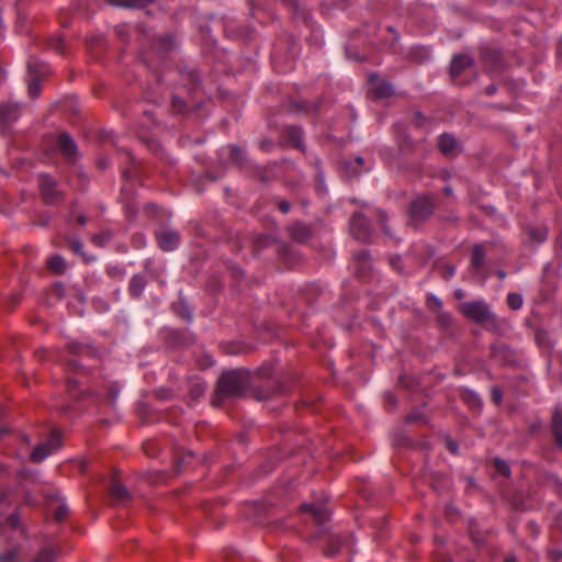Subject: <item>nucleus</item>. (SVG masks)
Here are the masks:
<instances>
[{"mask_svg": "<svg viewBox=\"0 0 562 562\" xmlns=\"http://www.w3.org/2000/svg\"><path fill=\"white\" fill-rule=\"evenodd\" d=\"M434 204L428 198H418L412 202L411 216L415 222L426 221L432 213Z\"/></svg>", "mask_w": 562, "mask_h": 562, "instance_id": "39448f33", "label": "nucleus"}, {"mask_svg": "<svg viewBox=\"0 0 562 562\" xmlns=\"http://www.w3.org/2000/svg\"><path fill=\"white\" fill-rule=\"evenodd\" d=\"M438 145L440 150L446 155H456L458 151V142L450 134H442L439 137Z\"/></svg>", "mask_w": 562, "mask_h": 562, "instance_id": "9b49d317", "label": "nucleus"}, {"mask_svg": "<svg viewBox=\"0 0 562 562\" xmlns=\"http://www.w3.org/2000/svg\"><path fill=\"white\" fill-rule=\"evenodd\" d=\"M48 267L56 273H63L66 269V262L63 257L54 256L48 260Z\"/></svg>", "mask_w": 562, "mask_h": 562, "instance_id": "393cba45", "label": "nucleus"}, {"mask_svg": "<svg viewBox=\"0 0 562 562\" xmlns=\"http://www.w3.org/2000/svg\"><path fill=\"white\" fill-rule=\"evenodd\" d=\"M229 150H231V156H232L233 160H235V161L243 160V154H241V149L239 147L232 146L229 148Z\"/></svg>", "mask_w": 562, "mask_h": 562, "instance_id": "72a5a7b5", "label": "nucleus"}, {"mask_svg": "<svg viewBox=\"0 0 562 562\" xmlns=\"http://www.w3.org/2000/svg\"><path fill=\"white\" fill-rule=\"evenodd\" d=\"M145 278L143 276H134L130 283V291L134 296L140 295L145 286Z\"/></svg>", "mask_w": 562, "mask_h": 562, "instance_id": "4be33fe9", "label": "nucleus"}, {"mask_svg": "<svg viewBox=\"0 0 562 562\" xmlns=\"http://www.w3.org/2000/svg\"><path fill=\"white\" fill-rule=\"evenodd\" d=\"M270 146H271V144H270V143H268V144L262 143V145H261V147H262V148L270 147Z\"/></svg>", "mask_w": 562, "mask_h": 562, "instance_id": "052dcab7", "label": "nucleus"}, {"mask_svg": "<svg viewBox=\"0 0 562 562\" xmlns=\"http://www.w3.org/2000/svg\"><path fill=\"white\" fill-rule=\"evenodd\" d=\"M447 443V448L452 452V453H457L458 452V443L451 439H447L446 441Z\"/></svg>", "mask_w": 562, "mask_h": 562, "instance_id": "a19ab883", "label": "nucleus"}, {"mask_svg": "<svg viewBox=\"0 0 562 562\" xmlns=\"http://www.w3.org/2000/svg\"><path fill=\"white\" fill-rule=\"evenodd\" d=\"M19 106L18 104H1L0 105V122L10 124L18 120Z\"/></svg>", "mask_w": 562, "mask_h": 562, "instance_id": "f8f14e48", "label": "nucleus"}, {"mask_svg": "<svg viewBox=\"0 0 562 562\" xmlns=\"http://www.w3.org/2000/svg\"><path fill=\"white\" fill-rule=\"evenodd\" d=\"M461 312L470 319L485 325L490 329L498 327V319L483 301L464 302L460 305Z\"/></svg>", "mask_w": 562, "mask_h": 562, "instance_id": "f03ea898", "label": "nucleus"}, {"mask_svg": "<svg viewBox=\"0 0 562 562\" xmlns=\"http://www.w3.org/2000/svg\"><path fill=\"white\" fill-rule=\"evenodd\" d=\"M61 445L60 434L58 430H53L49 438L40 445H37L32 453L31 459L34 462H41L54 451H56Z\"/></svg>", "mask_w": 562, "mask_h": 562, "instance_id": "7ed1b4c3", "label": "nucleus"}, {"mask_svg": "<svg viewBox=\"0 0 562 562\" xmlns=\"http://www.w3.org/2000/svg\"><path fill=\"white\" fill-rule=\"evenodd\" d=\"M110 493L117 504H125L131 499V493L128 490L119 482H114L110 487Z\"/></svg>", "mask_w": 562, "mask_h": 562, "instance_id": "ddd939ff", "label": "nucleus"}, {"mask_svg": "<svg viewBox=\"0 0 562 562\" xmlns=\"http://www.w3.org/2000/svg\"><path fill=\"white\" fill-rule=\"evenodd\" d=\"M491 393L494 403L499 404L503 398L502 391L498 387H493Z\"/></svg>", "mask_w": 562, "mask_h": 562, "instance_id": "c9c22d12", "label": "nucleus"}, {"mask_svg": "<svg viewBox=\"0 0 562 562\" xmlns=\"http://www.w3.org/2000/svg\"><path fill=\"white\" fill-rule=\"evenodd\" d=\"M15 551H11L9 554L7 555H0V561L1 562H15Z\"/></svg>", "mask_w": 562, "mask_h": 562, "instance_id": "58836bf2", "label": "nucleus"}, {"mask_svg": "<svg viewBox=\"0 0 562 562\" xmlns=\"http://www.w3.org/2000/svg\"><path fill=\"white\" fill-rule=\"evenodd\" d=\"M549 557L552 561H559L562 559V551L561 550H550L549 551Z\"/></svg>", "mask_w": 562, "mask_h": 562, "instance_id": "4c0bfd02", "label": "nucleus"}, {"mask_svg": "<svg viewBox=\"0 0 562 562\" xmlns=\"http://www.w3.org/2000/svg\"><path fill=\"white\" fill-rule=\"evenodd\" d=\"M505 562H516V559L515 558H508V559H506Z\"/></svg>", "mask_w": 562, "mask_h": 562, "instance_id": "bf43d9fd", "label": "nucleus"}, {"mask_svg": "<svg viewBox=\"0 0 562 562\" xmlns=\"http://www.w3.org/2000/svg\"><path fill=\"white\" fill-rule=\"evenodd\" d=\"M485 250L482 245H475L472 249L471 268L475 271L480 270L484 263Z\"/></svg>", "mask_w": 562, "mask_h": 562, "instance_id": "f3484780", "label": "nucleus"}, {"mask_svg": "<svg viewBox=\"0 0 562 562\" xmlns=\"http://www.w3.org/2000/svg\"><path fill=\"white\" fill-rule=\"evenodd\" d=\"M507 304L512 310H519L522 306V296L518 293H509Z\"/></svg>", "mask_w": 562, "mask_h": 562, "instance_id": "cd10ccee", "label": "nucleus"}, {"mask_svg": "<svg viewBox=\"0 0 562 562\" xmlns=\"http://www.w3.org/2000/svg\"><path fill=\"white\" fill-rule=\"evenodd\" d=\"M400 262V258H396V259H391V263L392 266L396 269V270H400V267H398V263Z\"/></svg>", "mask_w": 562, "mask_h": 562, "instance_id": "864d4df0", "label": "nucleus"}, {"mask_svg": "<svg viewBox=\"0 0 562 562\" xmlns=\"http://www.w3.org/2000/svg\"><path fill=\"white\" fill-rule=\"evenodd\" d=\"M56 550L52 547L43 548L34 558L33 562H55Z\"/></svg>", "mask_w": 562, "mask_h": 562, "instance_id": "aec40b11", "label": "nucleus"}, {"mask_svg": "<svg viewBox=\"0 0 562 562\" xmlns=\"http://www.w3.org/2000/svg\"><path fill=\"white\" fill-rule=\"evenodd\" d=\"M156 45L158 46L159 49L167 53L173 47H176V41L170 35L159 36L156 41Z\"/></svg>", "mask_w": 562, "mask_h": 562, "instance_id": "b1692460", "label": "nucleus"}, {"mask_svg": "<svg viewBox=\"0 0 562 562\" xmlns=\"http://www.w3.org/2000/svg\"><path fill=\"white\" fill-rule=\"evenodd\" d=\"M386 218H387V216H386V214H385L383 211H378V220H379V222H380V224H381V226H382V228H383L384 233H385L386 235H389V234H390V232H389V231H387V228L385 227Z\"/></svg>", "mask_w": 562, "mask_h": 562, "instance_id": "f704fd0d", "label": "nucleus"}, {"mask_svg": "<svg viewBox=\"0 0 562 562\" xmlns=\"http://www.w3.org/2000/svg\"><path fill=\"white\" fill-rule=\"evenodd\" d=\"M289 139L293 143V145L297 148H302V131L296 126H290L288 128Z\"/></svg>", "mask_w": 562, "mask_h": 562, "instance_id": "a878e982", "label": "nucleus"}, {"mask_svg": "<svg viewBox=\"0 0 562 562\" xmlns=\"http://www.w3.org/2000/svg\"><path fill=\"white\" fill-rule=\"evenodd\" d=\"M290 233H291L292 238L299 243H304L311 236L310 228L306 225L301 224V223L294 224L290 228Z\"/></svg>", "mask_w": 562, "mask_h": 562, "instance_id": "dca6fc26", "label": "nucleus"}, {"mask_svg": "<svg viewBox=\"0 0 562 562\" xmlns=\"http://www.w3.org/2000/svg\"><path fill=\"white\" fill-rule=\"evenodd\" d=\"M498 276H499L501 278H504V277H505V273H504L503 271H499V272H498Z\"/></svg>", "mask_w": 562, "mask_h": 562, "instance_id": "680f3d73", "label": "nucleus"}, {"mask_svg": "<svg viewBox=\"0 0 562 562\" xmlns=\"http://www.w3.org/2000/svg\"><path fill=\"white\" fill-rule=\"evenodd\" d=\"M363 164V158L357 157L353 161H346L344 164L346 171L350 170L349 176L358 173V167Z\"/></svg>", "mask_w": 562, "mask_h": 562, "instance_id": "c85d7f7f", "label": "nucleus"}, {"mask_svg": "<svg viewBox=\"0 0 562 562\" xmlns=\"http://www.w3.org/2000/svg\"><path fill=\"white\" fill-rule=\"evenodd\" d=\"M117 395H119V389L113 386L109 392V400H110L111 404H113L115 402Z\"/></svg>", "mask_w": 562, "mask_h": 562, "instance_id": "79ce46f5", "label": "nucleus"}, {"mask_svg": "<svg viewBox=\"0 0 562 562\" xmlns=\"http://www.w3.org/2000/svg\"><path fill=\"white\" fill-rule=\"evenodd\" d=\"M441 305H442L441 301L437 296H435V295L428 296V299H427L428 308L434 313H438L439 322L442 325H447L450 321V316L448 314L441 312Z\"/></svg>", "mask_w": 562, "mask_h": 562, "instance_id": "4468645a", "label": "nucleus"}, {"mask_svg": "<svg viewBox=\"0 0 562 562\" xmlns=\"http://www.w3.org/2000/svg\"><path fill=\"white\" fill-rule=\"evenodd\" d=\"M78 223L81 224V225H85L86 224V217L85 216H79L78 217Z\"/></svg>", "mask_w": 562, "mask_h": 562, "instance_id": "6e6d98bb", "label": "nucleus"}, {"mask_svg": "<svg viewBox=\"0 0 562 562\" xmlns=\"http://www.w3.org/2000/svg\"><path fill=\"white\" fill-rule=\"evenodd\" d=\"M279 210L286 214L290 211V204L286 201H282L279 203Z\"/></svg>", "mask_w": 562, "mask_h": 562, "instance_id": "c03bdc74", "label": "nucleus"}, {"mask_svg": "<svg viewBox=\"0 0 562 562\" xmlns=\"http://www.w3.org/2000/svg\"><path fill=\"white\" fill-rule=\"evenodd\" d=\"M172 106L173 109L177 111V112H182L183 111V102L180 98L178 97H175L173 100H172Z\"/></svg>", "mask_w": 562, "mask_h": 562, "instance_id": "e433bc0d", "label": "nucleus"}, {"mask_svg": "<svg viewBox=\"0 0 562 562\" xmlns=\"http://www.w3.org/2000/svg\"><path fill=\"white\" fill-rule=\"evenodd\" d=\"M473 64V59L465 54L457 55L450 66V74L452 77L459 76L464 69L469 68Z\"/></svg>", "mask_w": 562, "mask_h": 562, "instance_id": "9d476101", "label": "nucleus"}, {"mask_svg": "<svg viewBox=\"0 0 562 562\" xmlns=\"http://www.w3.org/2000/svg\"><path fill=\"white\" fill-rule=\"evenodd\" d=\"M9 522H10V525H11L12 527H16V526H18V524H19V518H18V516H15V515H11V516L9 517Z\"/></svg>", "mask_w": 562, "mask_h": 562, "instance_id": "a18cd8bd", "label": "nucleus"}, {"mask_svg": "<svg viewBox=\"0 0 562 562\" xmlns=\"http://www.w3.org/2000/svg\"><path fill=\"white\" fill-rule=\"evenodd\" d=\"M70 349H71L72 352H77L78 351L77 350V346L74 345V344L70 345Z\"/></svg>", "mask_w": 562, "mask_h": 562, "instance_id": "4d7b16f0", "label": "nucleus"}, {"mask_svg": "<svg viewBox=\"0 0 562 562\" xmlns=\"http://www.w3.org/2000/svg\"><path fill=\"white\" fill-rule=\"evenodd\" d=\"M407 420L408 422H418V420H424V417L419 413H413V414L408 415Z\"/></svg>", "mask_w": 562, "mask_h": 562, "instance_id": "37998d69", "label": "nucleus"}, {"mask_svg": "<svg viewBox=\"0 0 562 562\" xmlns=\"http://www.w3.org/2000/svg\"><path fill=\"white\" fill-rule=\"evenodd\" d=\"M109 2L119 7L143 8L154 2V0H109Z\"/></svg>", "mask_w": 562, "mask_h": 562, "instance_id": "412c9836", "label": "nucleus"}, {"mask_svg": "<svg viewBox=\"0 0 562 562\" xmlns=\"http://www.w3.org/2000/svg\"><path fill=\"white\" fill-rule=\"evenodd\" d=\"M337 552V549L336 548H328L325 553L329 557L334 555L335 553Z\"/></svg>", "mask_w": 562, "mask_h": 562, "instance_id": "3c124183", "label": "nucleus"}, {"mask_svg": "<svg viewBox=\"0 0 562 562\" xmlns=\"http://www.w3.org/2000/svg\"><path fill=\"white\" fill-rule=\"evenodd\" d=\"M41 194L46 204L54 205L63 200L64 194L57 189V184L49 176L40 178Z\"/></svg>", "mask_w": 562, "mask_h": 562, "instance_id": "20e7f679", "label": "nucleus"}, {"mask_svg": "<svg viewBox=\"0 0 562 562\" xmlns=\"http://www.w3.org/2000/svg\"><path fill=\"white\" fill-rule=\"evenodd\" d=\"M204 390L205 387L203 384H194L190 391L192 398H199L204 393Z\"/></svg>", "mask_w": 562, "mask_h": 562, "instance_id": "473e14b6", "label": "nucleus"}, {"mask_svg": "<svg viewBox=\"0 0 562 562\" xmlns=\"http://www.w3.org/2000/svg\"><path fill=\"white\" fill-rule=\"evenodd\" d=\"M70 248L77 252V254H80L81 252V249H82V244L81 241L79 240H72L70 241Z\"/></svg>", "mask_w": 562, "mask_h": 562, "instance_id": "ea45409f", "label": "nucleus"}, {"mask_svg": "<svg viewBox=\"0 0 562 562\" xmlns=\"http://www.w3.org/2000/svg\"><path fill=\"white\" fill-rule=\"evenodd\" d=\"M369 81L371 83L370 91L375 98L384 99L394 93L392 85L385 80L379 79L376 75H371Z\"/></svg>", "mask_w": 562, "mask_h": 562, "instance_id": "6e6552de", "label": "nucleus"}, {"mask_svg": "<svg viewBox=\"0 0 562 562\" xmlns=\"http://www.w3.org/2000/svg\"><path fill=\"white\" fill-rule=\"evenodd\" d=\"M249 383V374L246 370L235 369L223 373L218 380L213 403L220 406L226 398L239 397Z\"/></svg>", "mask_w": 562, "mask_h": 562, "instance_id": "f257e3e1", "label": "nucleus"}, {"mask_svg": "<svg viewBox=\"0 0 562 562\" xmlns=\"http://www.w3.org/2000/svg\"><path fill=\"white\" fill-rule=\"evenodd\" d=\"M462 397L465 402L469 403L472 407H479L481 405V400L475 393L472 392H464L462 394Z\"/></svg>", "mask_w": 562, "mask_h": 562, "instance_id": "7c9ffc66", "label": "nucleus"}, {"mask_svg": "<svg viewBox=\"0 0 562 562\" xmlns=\"http://www.w3.org/2000/svg\"><path fill=\"white\" fill-rule=\"evenodd\" d=\"M369 257V252L368 251H360L358 255H357V259L358 260H366L367 258Z\"/></svg>", "mask_w": 562, "mask_h": 562, "instance_id": "de8ad7c7", "label": "nucleus"}, {"mask_svg": "<svg viewBox=\"0 0 562 562\" xmlns=\"http://www.w3.org/2000/svg\"><path fill=\"white\" fill-rule=\"evenodd\" d=\"M58 146L67 159H72L77 154V146L75 140L66 133L59 135Z\"/></svg>", "mask_w": 562, "mask_h": 562, "instance_id": "1a4fd4ad", "label": "nucleus"}, {"mask_svg": "<svg viewBox=\"0 0 562 562\" xmlns=\"http://www.w3.org/2000/svg\"><path fill=\"white\" fill-rule=\"evenodd\" d=\"M60 43H61V40H58L56 47H59Z\"/></svg>", "mask_w": 562, "mask_h": 562, "instance_id": "e2e57ef3", "label": "nucleus"}, {"mask_svg": "<svg viewBox=\"0 0 562 562\" xmlns=\"http://www.w3.org/2000/svg\"><path fill=\"white\" fill-rule=\"evenodd\" d=\"M183 318L191 319L192 313L189 311L188 307H183V313L180 314Z\"/></svg>", "mask_w": 562, "mask_h": 562, "instance_id": "49530a36", "label": "nucleus"}, {"mask_svg": "<svg viewBox=\"0 0 562 562\" xmlns=\"http://www.w3.org/2000/svg\"><path fill=\"white\" fill-rule=\"evenodd\" d=\"M68 513H69V508H68L67 504L63 501L55 508L54 518L56 521L60 522L66 519Z\"/></svg>", "mask_w": 562, "mask_h": 562, "instance_id": "bb28decb", "label": "nucleus"}, {"mask_svg": "<svg viewBox=\"0 0 562 562\" xmlns=\"http://www.w3.org/2000/svg\"><path fill=\"white\" fill-rule=\"evenodd\" d=\"M63 291H64V289H63V286H61V285H56V286H55V292H56V294H57L59 297L63 295Z\"/></svg>", "mask_w": 562, "mask_h": 562, "instance_id": "603ef678", "label": "nucleus"}, {"mask_svg": "<svg viewBox=\"0 0 562 562\" xmlns=\"http://www.w3.org/2000/svg\"><path fill=\"white\" fill-rule=\"evenodd\" d=\"M483 60L490 65L493 69H498L501 67V55L496 50L484 49L482 52Z\"/></svg>", "mask_w": 562, "mask_h": 562, "instance_id": "a211bd4d", "label": "nucleus"}, {"mask_svg": "<svg viewBox=\"0 0 562 562\" xmlns=\"http://www.w3.org/2000/svg\"><path fill=\"white\" fill-rule=\"evenodd\" d=\"M41 92V83L37 77L32 78L29 82V93L31 97L35 98Z\"/></svg>", "mask_w": 562, "mask_h": 562, "instance_id": "c756f323", "label": "nucleus"}, {"mask_svg": "<svg viewBox=\"0 0 562 562\" xmlns=\"http://www.w3.org/2000/svg\"><path fill=\"white\" fill-rule=\"evenodd\" d=\"M156 237L159 247L165 251L176 249L180 241L179 233L170 228H161L156 233Z\"/></svg>", "mask_w": 562, "mask_h": 562, "instance_id": "0eeeda50", "label": "nucleus"}, {"mask_svg": "<svg viewBox=\"0 0 562 562\" xmlns=\"http://www.w3.org/2000/svg\"><path fill=\"white\" fill-rule=\"evenodd\" d=\"M494 465H495L496 471L498 473L503 474L504 476H508L510 474L509 465L505 461H503L501 459H495Z\"/></svg>", "mask_w": 562, "mask_h": 562, "instance_id": "2f4dec72", "label": "nucleus"}, {"mask_svg": "<svg viewBox=\"0 0 562 562\" xmlns=\"http://www.w3.org/2000/svg\"><path fill=\"white\" fill-rule=\"evenodd\" d=\"M529 239L533 243H541L547 238V229L544 227H529Z\"/></svg>", "mask_w": 562, "mask_h": 562, "instance_id": "5701e85b", "label": "nucleus"}, {"mask_svg": "<svg viewBox=\"0 0 562 562\" xmlns=\"http://www.w3.org/2000/svg\"><path fill=\"white\" fill-rule=\"evenodd\" d=\"M552 431L557 442L562 446V412L559 409L553 414Z\"/></svg>", "mask_w": 562, "mask_h": 562, "instance_id": "6ab92c4d", "label": "nucleus"}, {"mask_svg": "<svg viewBox=\"0 0 562 562\" xmlns=\"http://www.w3.org/2000/svg\"><path fill=\"white\" fill-rule=\"evenodd\" d=\"M350 232L352 236L361 241H369L371 238V231L367 220L361 213H356L350 220Z\"/></svg>", "mask_w": 562, "mask_h": 562, "instance_id": "423d86ee", "label": "nucleus"}, {"mask_svg": "<svg viewBox=\"0 0 562 562\" xmlns=\"http://www.w3.org/2000/svg\"><path fill=\"white\" fill-rule=\"evenodd\" d=\"M453 274H454V268L453 267H447L445 277L446 278H451Z\"/></svg>", "mask_w": 562, "mask_h": 562, "instance_id": "09e8293b", "label": "nucleus"}, {"mask_svg": "<svg viewBox=\"0 0 562 562\" xmlns=\"http://www.w3.org/2000/svg\"><path fill=\"white\" fill-rule=\"evenodd\" d=\"M495 91H496V87L494 85L486 87L487 94H493V93H495Z\"/></svg>", "mask_w": 562, "mask_h": 562, "instance_id": "8fccbe9b", "label": "nucleus"}, {"mask_svg": "<svg viewBox=\"0 0 562 562\" xmlns=\"http://www.w3.org/2000/svg\"><path fill=\"white\" fill-rule=\"evenodd\" d=\"M445 192H446L447 194H450V193H451V188H450V187H446V188H445Z\"/></svg>", "mask_w": 562, "mask_h": 562, "instance_id": "13d9d810", "label": "nucleus"}, {"mask_svg": "<svg viewBox=\"0 0 562 562\" xmlns=\"http://www.w3.org/2000/svg\"><path fill=\"white\" fill-rule=\"evenodd\" d=\"M302 512H311L317 524L323 525L329 519V512L325 507H315L314 505L303 504Z\"/></svg>", "mask_w": 562, "mask_h": 562, "instance_id": "2eb2a0df", "label": "nucleus"}, {"mask_svg": "<svg viewBox=\"0 0 562 562\" xmlns=\"http://www.w3.org/2000/svg\"><path fill=\"white\" fill-rule=\"evenodd\" d=\"M456 296H457L458 299H462V297L464 296L463 291H462V290H458V291L456 292Z\"/></svg>", "mask_w": 562, "mask_h": 562, "instance_id": "5fc2aeb1", "label": "nucleus"}]
</instances>
